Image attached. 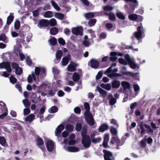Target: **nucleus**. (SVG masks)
Instances as JSON below:
<instances>
[{"label": "nucleus", "mask_w": 160, "mask_h": 160, "mask_svg": "<svg viewBox=\"0 0 160 160\" xmlns=\"http://www.w3.org/2000/svg\"><path fill=\"white\" fill-rule=\"evenodd\" d=\"M144 127L148 129L146 131L148 134H149L150 133H153V131L151 128L150 126L146 124H144L143 122H141L140 123L139 128L141 130L140 133L142 134V136L145 134V132Z\"/></svg>", "instance_id": "1"}, {"label": "nucleus", "mask_w": 160, "mask_h": 160, "mask_svg": "<svg viewBox=\"0 0 160 160\" xmlns=\"http://www.w3.org/2000/svg\"><path fill=\"white\" fill-rule=\"evenodd\" d=\"M137 31L135 32L133 35L135 38L138 40H139L143 38L142 37L144 33L143 27L142 26H138L137 28Z\"/></svg>", "instance_id": "2"}, {"label": "nucleus", "mask_w": 160, "mask_h": 160, "mask_svg": "<svg viewBox=\"0 0 160 160\" xmlns=\"http://www.w3.org/2000/svg\"><path fill=\"white\" fill-rule=\"evenodd\" d=\"M81 142L85 148H89L91 145V140L89 136L82 138Z\"/></svg>", "instance_id": "3"}, {"label": "nucleus", "mask_w": 160, "mask_h": 160, "mask_svg": "<svg viewBox=\"0 0 160 160\" xmlns=\"http://www.w3.org/2000/svg\"><path fill=\"white\" fill-rule=\"evenodd\" d=\"M103 152L104 154L103 157L104 160H114L112 152L105 149L103 150Z\"/></svg>", "instance_id": "4"}, {"label": "nucleus", "mask_w": 160, "mask_h": 160, "mask_svg": "<svg viewBox=\"0 0 160 160\" xmlns=\"http://www.w3.org/2000/svg\"><path fill=\"white\" fill-rule=\"evenodd\" d=\"M35 141L36 145L41 149L43 150L45 149L44 142L41 138L38 136L36 138Z\"/></svg>", "instance_id": "5"}, {"label": "nucleus", "mask_w": 160, "mask_h": 160, "mask_svg": "<svg viewBox=\"0 0 160 160\" xmlns=\"http://www.w3.org/2000/svg\"><path fill=\"white\" fill-rule=\"evenodd\" d=\"M72 32L76 35L82 36L83 35V28L82 27H73L72 29Z\"/></svg>", "instance_id": "6"}, {"label": "nucleus", "mask_w": 160, "mask_h": 160, "mask_svg": "<svg viewBox=\"0 0 160 160\" xmlns=\"http://www.w3.org/2000/svg\"><path fill=\"white\" fill-rule=\"evenodd\" d=\"M85 118L87 123L90 126L93 125L94 124V119L92 117L91 113H89V114L84 115Z\"/></svg>", "instance_id": "7"}, {"label": "nucleus", "mask_w": 160, "mask_h": 160, "mask_svg": "<svg viewBox=\"0 0 160 160\" xmlns=\"http://www.w3.org/2000/svg\"><path fill=\"white\" fill-rule=\"evenodd\" d=\"M0 68H5L9 73H11L12 72V69L10 63L8 62H3L1 63Z\"/></svg>", "instance_id": "8"}, {"label": "nucleus", "mask_w": 160, "mask_h": 160, "mask_svg": "<svg viewBox=\"0 0 160 160\" xmlns=\"http://www.w3.org/2000/svg\"><path fill=\"white\" fill-rule=\"evenodd\" d=\"M64 126L62 124L59 125L56 128L55 133V136L57 137L60 136L61 132L64 129Z\"/></svg>", "instance_id": "9"}, {"label": "nucleus", "mask_w": 160, "mask_h": 160, "mask_svg": "<svg viewBox=\"0 0 160 160\" xmlns=\"http://www.w3.org/2000/svg\"><path fill=\"white\" fill-rule=\"evenodd\" d=\"M110 142L111 143L113 144L114 143H116L117 146H122L123 144L122 143H121L120 139L118 137H112L111 139Z\"/></svg>", "instance_id": "10"}, {"label": "nucleus", "mask_w": 160, "mask_h": 160, "mask_svg": "<svg viewBox=\"0 0 160 160\" xmlns=\"http://www.w3.org/2000/svg\"><path fill=\"white\" fill-rule=\"evenodd\" d=\"M47 150L49 152H52L54 149V144L52 140H48L46 143Z\"/></svg>", "instance_id": "11"}, {"label": "nucleus", "mask_w": 160, "mask_h": 160, "mask_svg": "<svg viewBox=\"0 0 160 160\" xmlns=\"http://www.w3.org/2000/svg\"><path fill=\"white\" fill-rule=\"evenodd\" d=\"M90 66L92 68L94 69L98 68L99 66V63L96 60L92 59L90 60Z\"/></svg>", "instance_id": "12"}, {"label": "nucleus", "mask_w": 160, "mask_h": 160, "mask_svg": "<svg viewBox=\"0 0 160 160\" xmlns=\"http://www.w3.org/2000/svg\"><path fill=\"white\" fill-rule=\"evenodd\" d=\"M121 85L123 88V92L126 94V89H129L130 88V83L128 82L124 81L121 82Z\"/></svg>", "instance_id": "13"}, {"label": "nucleus", "mask_w": 160, "mask_h": 160, "mask_svg": "<svg viewBox=\"0 0 160 160\" xmlns=\"http://www.w3.org/2000/svg\"><path fill=\"white\" fill-rule=\"evenodd\" d=\"M108 128L109 126L107 124L103 123L98 128V131L99 132H103L108 130Z\"/></svg>", "instance_id": "14"}, {"label": "nucleus", "mask_w": 160, "mask_h": 160, "mask_svg": "<svg viewBox=\"0 0 160 160\" xmlns=\"http://www.w3.org/2000/svg\"><path fill=\"white\" fill-rule=\"evenodd\" d=\"M108 98L109 100V103L110 105H113L117 102L116 98H113L112 94L108 95Z\"/></svg>", "instance_id": "15"}, {"label": "nucleus", "mask_w": 160, "mask_h": 160, "mask_svg": "<svg viewBox=\"0 0 160 160\" xmlns=\"http://www.w3.org/2000/svg\"><path fill=\"white\" fill-rule=\"evenodd\" d=\"M73 64H69L68 66L67 69L68 71L69 72H74L76 71V67L77 64L73 62H72Z\"/></svg>", "instance_id": "16"}, {"label": "nucleus", "mask_w": 160, "mask_h": 160, "mask_svg": "<svg viewBox=\"0 0 160 160\" xmlns=\"http://www.w3.org/2000/svg\"><path fill=\"white\" fill-rule=\"evenodd\" d=\"M49 24V21L47 20L42 19L39 22V25L42 27H46Z\"/></svg>", "instance_id": "17"}, {"label": "nucleus", "mask_w": 160, "mask_h": 160, "mask_svg": "<svg viewBox=\"0 0 160 160\" xmlns=\"http://www.w3.org/2000/svg\"><path fill=\"white\" fill-rule=\"evenodd\" d=\"M70 59V56L68 55L63 57L62 60V65L63 66H66L68 64L69 61Z\"/></svg>", "instance_id": "18"}, {"label": "nucleus", "mask_w": 160, "mask_h": 160, "mask_svg": "<svg viewBox=\"0 0 160 160\" xmlns=\"http://www.w3.org/2000/svg\"><path fill=\"white\" fill-rule=\"evenodd\" d=\"M96 90H97L100 94H102L103 97L105 98L107 96V92L105 90L99 87H97Z\"/></svg>", "instance_id": "19"}, {"label": "nucleus", "mask_w": 160, "mask_h": 160, "mask_svg": "<svg viewBox=\"0 0 160 160\" xmlns=\"http://www.w3.org/2000/svg\"><path fill=\"white\" fill-rule=\"evenodd\" d=\"M33 79L35 81L36 80L35 75L33 72H32V75H28L27 78L28 82L29 83H31Z\"/></svg>", "instance_id": "20"}, {"label": "nucleus", "mask_w": 160, "mask_h": 160, "mask_svg": "<svg viewBox=\"0 0 160 160\" xmlns=\"http://www.w3.org/2000/svg\"><path fill=\"white\" fill-rule=\"evenodd\" d=\"M130 8L127 10V12L129 13H133L136 7V5L135 4L131 3L129 4Z\"/></svg>", "instance_id": "21"}, {"label": "nucleus", "mask_w": 160, "mask_h": 160, "mask_svg": "<svg viewBox=\"0 0 160 160\" xmlns=\"http://www.w3.org/2000/svg\"><path fill=\"white\" fill-rule=\"evenodd\" d=\"M35 118V115L33 114L32 113L26 118L25 120L26 122H31Z\"/></svg>", "instance_id": "22"}, {"label": "nucleus", "mask_w": 160, "mask_h": 160, "mask_svg": "<svg viewBox=\"0 0 160 160\" xmlns=\"http://www.w3.org/2000/svg\"><path fill=\"white\" fill-rule=\"evenodd\" d=\"M120 82L118 80H115L112 82V86L113 88H117L119 87Z\"/></svg>", "instance_id": "23"}, {"label": "nucleus", "mask_w": 160, "mask_h": 160, "mask_svg": "<svg viewBox=\"0 0 160 160\" xmlns=\"http://www.w3.org/2000/svg\"><path fill=\"white\" fill-rule=\"evenodd\" d=\"M84 105L85 108L86 110L84 112V115H86L87 114H88L89 113H91L90 112V105L87 102H85L84 103Z\"/></svg>", "instance_id": "24"}, {"label": "nucleus", "mask_w": 160, "mask_h": 160, "mask_svg": "<svg viewBox=\"0 0 160 160\" xmlns=\"http://www.w3.org/2000/svg\"><path fill=\"white\" fill-rule=\"evenodd\" d=\"M68 150L71 152H76L79 150V148L74 146H69L68 147Z\"/></svg>", "instance_id": "25"}, {"label": "nucleus", "mask_w": 160, "mask_h": 160, "mask_svg": "<svg viewBox=\"0 0 160 160\" xmlns=\"http://www.w3.org/2000/svg\"><path fill=\"white\" fill-rule=\"evenodd\" d=\"M58 28L56 27H53L51 28L50 30V33L52 35L57 34L58 32Z\"/></svg>", "instance_id": "26"}, {"label": "nucleus", "mask_w": 160, "mask_h": 160, "mask_svg": "<svg viewBox=\"0 0 160 160\" xmlns=\"http://www.w3.org/2000/svg\"><path fill=\"white\" fill-rule=\"evenodd\" d=\"M100 86L103 88L109 91L111 89V85L109 83L105 84L102 83L100 84Z\"/></svg>", "instance_id": "27"}, {"label": "nucleus", "mask_w": 160, "mask_h": 160, "mask_svg": "<svg viewBox=\"0 0 160 160\" xmlns=\"http://www.w3.org/2000/svg\"><path fill=\"white\" fill-rule=\"evenodd\" d=\"M110 132L112 136H116L118 134V131L114 127L112 126L110 128Z\"/></svg>", "instance_id": "28"}, {"label": "nucleus", "mask_w": 160, "mask_h": 160, "mask_svg": "<svg viewBox=\"0 0 160 160\" xmlns=\"http://www.w3.org/2000/svg\"><path fill=\"white\" fill-rule=\"evenodd\" d=\"M72 78L74 82H78L80 79V77L78 73L75 72L73 73Z\"/></svg>", "instance_id": "29"}, {"label": "nucleus", "mask_w": 160, "mask_h": 160, "mask_svg": "<svg viewBox=\"0 0 160 160\" xmlns=\"http://www.w3.org/2000/svg\"><path fill=\"white\" fill-rule=\"evenodd\" d=\"M105 14L108 15V13H105ZM109 19L112 21H114L116 20V17L115 14L112 12H110L108 14Z\"/></svg>", "instance_id": "30"}, {"label": "nucleus", "mask_w": 160, "mask_h": 160, "mask_svg": "<svg viewBox=\"0 0 160 160\" xmlns=\"http://www.w3.org/2000/svg\"><path fill=\"white\" fill-rule=\"evenodd\" d=\"M50 44L53 46H55L57 43V40L54 37H52L49 40Z\"/></svg>", "instance_id": "31"}, {"label": "nucleus", "mask_w": 160, "mask_h": 160, "mask_svg": "<svg viewBox=\"0 0 160 160\" xmlns=\"http://www.w3.org/2000/svg\"><path fill=\"white\" fill-rule=\"evenodd\" d=\"M54 16L56 18L60 20H62L64 17V15L60 13L55 12L54 13Z\"/></svg>", "instance_id": "32"}, {"label": "nucleus", "mask_w": 160, "mask_h": 160, "mask_svg": "<svg viewBox=\"0 0 160 160\" xmlns=\"http://www.w3.org/2000/svg\"><path fill=\"white\" fill-rule=\"evenodd\" d=\"M51 3L52 6L54 8L58 11H59L60 10V8L59 7L58 5L53 0L51 1Z\"/></svg>", "instance_id": "33"}, {"label": "nucleus", "mask_w": 160, "mask_h": 160, "mask_svg": "<svg viewBox=\"0 0 160 160\" xmlns=\"http://www.w3.org/2000/svg\"><path fill=\"white\" fill-rule=\"evenodd\" d=\"M22 102L24 105V106L28 108L31 105V102L28 99H25L23 100Z\"/></svg>", "instance_id": "34"}, {"label": "nucleus", "mask_w": 160, "mask_h": 160, "mask_svg": "<svg viewBox=\"0 0 160 160\" xmlns=\"http://www.w3.org/2000/svg\"><path fill=\"white\" fill-rule=\"evenodd\" d=\"M41 8V7H39L32 12L33 16L34 17H37L39 15V12L40 11Z\"/></svg>", "instance_id": "35"}, {"label": "nucleus", "mask_w": 160, "mask_h": 160, "mask_svg": "<svg viewBox=\"0 0 160 160\" xmlns=\"http://www.w3.org/2000/svg\"><path fill=\"white\" fill-rule=\"evenodd\" d=\"M14 16L12 15L9 16L7 18V24L9 25L13 21L14 19Z\"/></svg>", "instance_id": "36"}, {"label": "nucleus", "mask_w": 160, "mask_h": 160, "mask_svg": "<svg viewBox=\"0 0 160 160\" xmlns=\"http://www.w3.org/2000/svg\"><path fill=\"white\" fill-rule=\"evenodd\" d=\"M138 18V15L136 14H132L128 16L129 19L132 21H135Z\"/></svg>", "instance_id": "37"}, {"label": "nucleus", "mask_w": 160, "mask_h": 160, "mask_svg": "<svg viewBox=\"0 0 160 160\" xmlns=\"http://www.w3.org/2000/svg\"><path fill=\"white\" fill-rule=\"evenodd\" d=\"M63 52L62 50H59L56 53V57L58 59H60L62 56Z\"/></svg>", "instance_id": "38"}, {"label": "nucleus", "mask_w": 160, "mask_h": 160, "mask_svg": "<svg viewBox=\"0 0 160 160\" xmlns=\"http://www.w3.org/2000/svg\"><path fill=\"white\" fill-rule=\"evenodd\" d=\"M14 29L16 30H18L20 27V22L18 20H16L14 23Z\"/></svg>", "instance_id": "39"}, {"label": "nucleus", "mask_w": 160, "mask_h": 160, "mask_svg": "<svg viewBox=\"0 0 160 160\" xmlns=\"http://www.w3.org/2000/svg\"><path fill=\"white\" fill-rule=\"evenodd\" d=\"M44 16L45 18H51L53 16V13L50 11H47L45 12Z\"/></svg>", "instance_id": "40"}, {"label": "nucleus", "mask_w": 160, "mask_h": 160, "mask_svg": "<svg viewBox=\"0 0 160 160\" xmlns=\"http://www.w3.org/2000/svg\"><path fill=\"white\" fill-rule=\"evenodd\" d=\"M66 129L68 132H72L73 130V126L70 124H68L66 125L65 127Z\"/></svg>", "instance_id": "41"}, {"label": "nucleus", "mask_w": 160, "mask_h": 160, "mask_svg": "<svg viewBox=\"0 0 160 160\" xmlns=\"http://www.w3.org/2000/svg\"><path fill=\"white\" fill-rule=\"evenodd\" d=\"M87 130L85 128H83L81 132L82 138L89 136L87 134Z\"/></svg>", "instance_id": "42"}, {"label": "nucleus", "mask_w": 160, "mask_h": 160, "mask_svg": "<svg viewBox=\"0 0 160 160\" xmlns=\"http://www.w3.org/2000/svg\"><path fill=\"white\" fill-rule=\"evenodd\" d=\"M58 110V108L55 106H54L50 108V111L49 110V111L51 113H54L57 112Z\"/></svg>", "instance_id": "43"}, {"label": "nucleus", "mask_w": 160, "mask_h": 160, "mask_svg": "<svg viewBox=\"0 0 160 160\" xmlns=\"http://www.w3.org/2000/svg\"><path fill=\"white\" fill-rule=\"evenodd\" d=\"M6 143V141L4 137L3 136L0 137V143L2 146H5Z\"/></svg>", "instance_id": "44"}, {"label": "nucleus", "mask_w": 160, "mask_h": 160, "mask_svg": "<svg viewBox=\"0 0 160 160\" xmlns=\"http://www.w3.org/2000/svg\"><path fill=\"white\" fill-rule=\"evenodd\" d=\"M96 22V19H90L88 22V24L90 27H92L94 25Z\"/></svg>", "instance_id": "45"}, {"label": "nucleus", "mask_w": 160, "mask_h": 160, "mask_svg": "<svg viewBox=\"0 0 160 160\" xmlns=\"http://www.w3.org/2000/svg\"><path fill=\"white\" fill-rule=\"evenodd\" d=\"M116 16L118 18L122 19L124 20L125 19V17L123 13L121 12H118L116 14Z\"/></svg>", "instance_id": "46"}, {"label": "nucleus", "mask_w": 160, "mask_h": 160, "mask_svg": "<svg viewBox=\"0 0 160 160\" xmlns=\"http://www.w3.org/2000/svg\"><path fill=\"white\" fill-rule=\"evenodd\" d=\"M85 17L86 18L89 19L94 17V14L93 12H88L86 13Z\"/></svg>", "instance_id": "47"}, {"label": "nucleus", "mask_w": 160, "mask_h": 160, "mask_svg": "<svg viewBox=\"0 0 160 160\" xmlns=\"http://www.w3.org/2000/svg\"><path fill=\"white\" fill-rule=\"evenodd\" d=\"M82 128V125L81 123H78L76 124L75 130L78 132L81 131Z\"/></svg>", "instance_id": "48"}, {"label": "nucleus", "mask_w": 160, "mask_h": 160, "mask_svg": "<svg viewBox=\"0 0 160 160\" xmlns=\"http://www.w3.org/2000/svg\"><path fill=\"white\" fill-rule=\"evenodd\" d=\"M49 24L51 26H55L57 24V21L55 19L52 18L50 20Z\"/></svg>", "instance_id": "49"}, {"label": "nucleus", "mask_w": 160, "mask_h": 160, "mask_svg": "<svg viewBox=\"0 0 160 160\" xmlns=\"http://www.w3.org/2000/svg\"><path fill=\"white\" fill-rule=\"evenodd\" d=\"M41 69L40 67H36L35 68V75L38 76L41 72Z\"/></svg>", "instance_id": "50"}, {"label": "nucleus", "mask_w": 160, "mask_h": 160, "mask_svg": "<svg viewBox=\"0 0 160 160\" xmlns=\"http://www.w3.org/2000/svg\"><path fill=\"white\" fill-rule=\"evenodd\" d=\"M113 9V8L112 6L109 5H106L104 6L103 9L104 11H111Z\"/></svg>", "instance_id": "51"}, {"label": "nucleus", "mask_w": 160, "mask_h": 160, "mask_svg": "<svg viewBox=\"0 0 160 160\" xmlns=\"http://www.w3.org/2000/svg\"><path fill=\"white\" fill-rule=\"evenodd\" d=\"M118 60L119 62L121 64H123L124 65H127L128 64V62L126 61L122 58H119Z\"/></svg>", "instance_id": "52"}, {"label": "nucleus", "mask_w": 160, "mask_h": 160, "mask_svg": "<svg viewBox=\"0 0 160 160\" xmlns=\"http://www.w3.org/2000/svg\"><path fill=\"white\" fill-rule=\"evenodd\" d=\"M128 64L132 68L134 69L136 68V64L133 62L132 60L129 62H128Z\"/></svg>", "instance_id": "53"}, {"label": "nucleus", "mask_w": 160, "mask_h": 160, "mask_svg": "<svg viewBox=\"0 0 160 160\" xmlns=\"http://www.w3.org/2000/svg\"><path fill=\"white\" fill-rule=\"evenodd\" d=\"M10 81L12 84H14L17 82V79L13 76H11L9 78Z\"/></svg>", "instance_id": "54"}, {"label": "nucleus", "mask_w": 160, "mask_h": 160, "mask_svg": "<svg viewBox=\"0 0 160 160\" xmlns=\"http://www.w3.org/2000/svg\"><path fill=\"white\" fill-rule=\"evenodd\" d=\"M58 42L60 44L62 45H64L66 44L65 41L62 38H59L58 39Z\"/></svg>", "instance_id": "55"}, {"label": "nucleus", "mask_w": 160, "mask_h": 160, "mask_svg": "<svg viewBox=\"0 0 160 160\" xmlns=\"http://www.w3.org/2000/svg\"><path fill=\"white\" fill-rule=\"evenodd\" d=\"M15 73L18 75H21L22 72V69L20 67L15 70Z\"/></svg>", "instance_id": "56"}, {"label": "nucleus", "mask_w": 160, "mask_h": 160, "mask_svg": "<svg viewBox=\"0 0 160 160\" xmlns=\"http://www.w3.org/2000/svg\"><path fill=\"white\" fill-rule=\"evenodd\" d=\"M30 113V110L28 108H26L23 110V114L25 116L28 115Z\"/></svg>", "instance_id": "57"}, {"label": "nucleus", "mask_w": 160, "mask_h": 160, "mask_svg": "<svg viewBox=\"0 0 160 160\" xmlns=\"http://www.w3.org/2000/svg\"><path fill=\"white\" fill-rule=\"evenodd\" d=\"M101 139L99 138H93L92 139V143H96L100 142Z\"/></svg>", "instance_id": "58"}, {"label": "nucleus", "mask_w": 160, "mask_h": 160, "mask_svg": "<svg viewBox=\"0 0 160 160\" xmlns=\"http://www.w3.org/2000/svg\"><path fill=\"white\" fill-rule=\"evenodd\" d=\"M70 140L68 142V144L69 145H73L76 143V141L73 140L71 136L69 137Z\"/></svg>", "instance_id": "59"}, {"label": "nucleus", "mask_w": 160, "mask_h": 160, "mask_svg": "<svg viewBox=\"0 0 160 160\" xmlns=\"http://www.w3.org/2000/svg\"><path fill=\"white\" fill-rule=\"evenodd\" d=\"M6 40V36L5 34L1 33L0 35V41H2L4 42H5Z\"/></svg>", "instance_id": "60"}, {"label": "nucleus", "mask_w": 160, "mask_h": 160, "mask_svg": "<svg viewBox=\"0 0 160 160\" xmlns=\"http://www.w3.org/2000/svg\"><path fill=\"white\" fill-rule=\"evenodd\" d=\"M26 62L27 64L29 66H31L32 64V61L30 58L28 56L26 59Z\"/></svg>", "instance_id": "61"}, {"label": "nucleus", "mask_w": 160, "mask_h": 160, "mask_svg": "<svg viewBox=\"0 0 160 160\" xmlns=\"http://www.w3.org/2000/svg\"><path fill=\"white\" fill-rule=\"evenodd\" d=\"M106 27L107 29L111 31H112V30H111L113 27L112 24L109 23H107L106 25Z\"/></svg>", "instance_id": "62"}, {"label": "nucleus", "mask_w": 160, "mask_h": 160, "mask_svg": "<svg viewBox=\"0 0 160 160\" xmlns=\"http://www.w3.org/2000/svg\"><path fill=\"white\" fill-rule=\"evenodd\" d=\"M46 109V107L45 106H42V107L40 108V110L39 112V113L40 115H42L44 114Z\"/></svg>", "instance_id": "63"}, {"label": "nucleus", "mask_w": 160, "mask_h": 160, "mask_svg": "<svg viewBox=\"0 0 160 160\" xmlns=\"http://www.w3.org/2000/svg\"><path fill=\"white\" fill-rule=\"evenodd\" d=\"M74 112L76 114H80L81 112L80 108L78 107H75L74 109Z\"/></svg>", "instance_id": "64"}]
</instances>
